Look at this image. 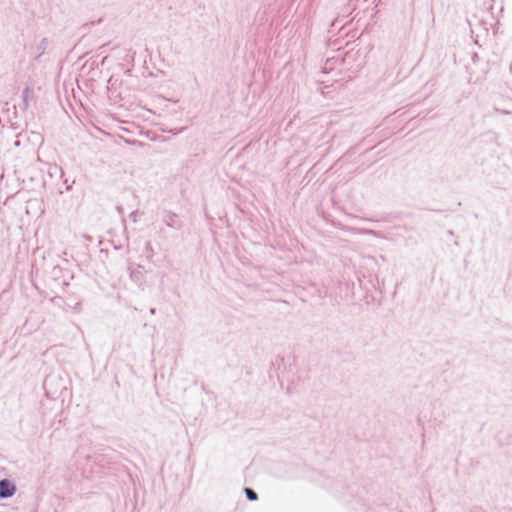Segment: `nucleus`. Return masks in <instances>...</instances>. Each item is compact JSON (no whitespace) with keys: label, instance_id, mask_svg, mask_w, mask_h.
<instances>
[{"label":"nucleus","instance_id":"nucleus-1","mask_svg":"<svg viewBox=\"0 0 512 512\" xmlns=\"http://www.w3.org/2000/svg\"><path fill=\"white\" fill-rule=\"evenodd\" d=\"M15 486L8 480L0 481V497H10L15 493Z\"/></svg>","mask_w":512,"mask_h":512},{"label":"nucleus","instance_id":"nucleus-2","mask_svg":"<svg viewBox=\"0 0 512 512\" xmlns=\"http://www.w3.org/2000/svg\"><path fill=\"white\" fill-rule=\"evenodd\" d=\"M246 496L249 500H256L257 494L250 488H245Z\"/></svg>","mask_w":512,"mask_h":512}]
</instances>
